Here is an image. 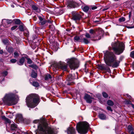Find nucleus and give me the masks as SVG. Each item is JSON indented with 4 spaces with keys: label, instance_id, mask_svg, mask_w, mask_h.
<instances>
[{
    "label": "nucleus",
    "instance_id": "nucleus-1",
    "mask_svg": "<svg viewBox=\"0 0 134 134\" xmlns=\"http://www.w3.org/2000/svg\"><path fill=\"white\" fill-rule=\"evenodd\" d=\"M35 124H38V130L41 134H54L53 129L48 125L46 119L43 118L40 120H36L33 121Z\"/></svg>",
    "mask_w": 134,
    "mask_h": 134
},
{
    "label": "nucleus",
    "instance_id": "nucleus-2",
    "mask_svg": "<svg viewBox=\"0 0 134 134\" xmlns=\"http://www.w3.org/2000/svg\"><path fill=\"white\" fill-rule=\"evenodd\" d=\"M104 60L107 65L114 68L119 66L120 62L117 59V57L113 52L107 51L104 53Z\"/></svg>",
    "mask_w": 134,
    "mask_h": 134
},
{
    "label": "nucleus",
    "instance_id": "nucleus-3",
    "mask_svg": "<svg viewBox=\"0 0 134 134\" xmlns=\"http://www.w3.org/2000/svg\"><path fill=\"white\" fill-rule=\"evenodd\" d=\"M40 98L36 94H32L27 97L26 99V105L29 107L33 108L36 106L39 102Z\"/></svg>",
    "mask_w": 134,
    "mask_h": 134
},
{
    "label": "nucleus",
    "instance_id": "nucleus-4",
    "mask_svg": "<svg viewBox=\"0 0 134 134\" xmlns=\"http://www.w3.org/2000/svg\"><path fill=\"white\" fill-rule=\"evenodd\" d=\"M19 100V97L18 96L12 93L6 94L3 99L4 103L9 105L16 104Z\"/></svg>",
    "mask_w": 134,
    "mask_h": 134
},
{
    "label": "nucleus",
    "instance_id": "nucleus-5",
    "mask_svg": "<svg viewBox=\"0 0 134 134\" xmlns=\"http://www.w3.org/2000/svg\"><path fill=\"white\" fill-rule=\"evenodd\" d=\"M76 127V130L79 133L81 134H85L87 132L89 125L87 122H80L77 124Z\"/></svg>",
    "mask_w": 134,
    "mask_h": 134
},
{
    "label": "nucleus",
    "instance_id": "nucleus-6",
    "mask_svg": "<svg viewBox=\"0 0 134 134\" xmlns=\"http://www.w3.org/2000/svg\"><path fill=\"white\" fill-rule=\"evenodd\" d=\"M111 46L113 51L117 55H120L124 49L125 45L122 42L113 43Z\"/></svg>",
    "mask_w": 134,
    "mask_h": 134
},
{
    "label": "nucleus",
    "instance_id": "nucleus-7",
    "mask_svg": "<svg viewBox=\"0 0 134 134\" xmlns=\"http://www.w3.org/2000/svg\"><path fill=\"white\" fill-rule=\"evenodd\" d=\"M67 63L71 69L75 70L79 66V62L76 59L72 58L68 59L67 60Z\"/></svg>",
    "mask_w": 134,
    "mask_h": 134
},
{
    "label": "nucleus",
    "instance_id": "nucleus-8",
    "mask_svg": "<svg viewBox=\"0 0 134 134\" xmlns=\"http://www.w3.org/2000/svg\"><path fill=\"white\" fill-rule=\"evenodd\" d=\"M81 18V15L78 13L75 12L72 13V19L74 20H79Z\"/></svg>",
    "mask_w": 134,
    "mask_h": 134
},
{
    "label": "nucleus",
    "instance_id": "nucleus-9",
    "mask_svg": "<svg viewBox=\"0 0 134 134\" xmlns=\"http://www.w3.org/2000/svg\"><path fill=\"white\" fill-rule=\"evenodd\" d=\"M38 18L40 21L39 24L40 25H46L47 23H48L49 24L51 23V21L49 20H47L45 19L44 18H42L40 16H38Z\"/></svg>",
    "mask_w": 134,
    "mask_h": 134
},
{
    "label": "nucleus",
    "instance_id": "nucleus-10",
    "mask_svg": "<svg viewBox=\"0 0 134 134\" xmlns=\"http://www.w3.org/2000/svg\"><path fill=\"white\" fill-rule=\"evenodd\" d=\"M59 67L62 70L64 71H66L67 70V65L65 64L64 63L62 62H59Z\"/></svg>",
    "mask_w": 134,
    "mask_h": 134
},
{
    "label": "nucleus",
    "instance_id": "nucleus-11",
    "mask_svg": "<svg viewBox=\"0 0 134 134\" xmlns=\"http://www.w3.org/2000/svg\"><path fill=\"white\" fill-rule=\"evenodd\" d=\"M84 98L86 100V102L88 103H91L92 102V99H93L90 95L87 94H85Z\"/></svg>",
    "mask_w": 134,
    "mask_h": 134
},
{
    "label": "nucleus",
    "instance_id": "nucleus-12",
    "mask_svg": "<svg viewBox=\"0 0 134 134\" xmlns=\"http://www.w3.org/2000/svg\"><path fill=\"white\" fill-rule=\"evenodd\" d=\"M68 134H76L75 129L73 127H69L67 130Z\"/></svg>",
    "mask_w": 134,
    "mask_h": 134
},
{
    "label": "nucleus",
    "instance_id": "nucleus-13",
    "mask_svg": "<svg viewBox=\"0 0 134 134\" xmlns=\"http://www.w3.org/2000/svg\"><path fill=\"white\" fill-rule=\"evenodd\" d=\"M75 79V77L74 75L69 74L68 76L67 80L68 81H71Z\"/></svg>",
    "mask_w": 134,
    "mask_h": 134
},
{
    "label": "nucleus",
    "instance_id": "nucleus-14",
    "mask_svg": "<svg viewBox=\"0 0 134 134\" xmlns=\"http://www.w3.org/2000/svg\"><path fill=\"white\" fill-rule=\"evenodd\" d=\"M25 60V59L24 58L22 57L19 59L18 61L17 62V63L19 65H23Z\"/></svg>",
    "mask_w": 134,
    "mask_h": 134
},
{
    "label": "nucleus",
    "instance_id": "nucleus-15",
    "mask_svg": "<svg viewBox=\"0 0 134 134\" xmlns=\"http://www.w3.org/2000/svg\"><path fill=\"white\" fill-rule=\"evenodd\" d=\"M99 117L100 119L102 120H105L106 118L105 115L102 113L99 114Z\"/></svg>",
    "mask_w": 134,
    "mask_h": 134
},
{
    "label": "nucleus",
    "instance_id": "nucleus-16",
    "mask_svg": "<svg viewBox=\"0 0 134 134\" xmlns=\"http://www.w3.org/2000/svg\"><path fill=\"white\" fill-rule=\"evenodd\" d=\"M68 5L70 7L74 8L75 5V3L73 2H70L68 3Z\"/></svg>",
    "mask_w": 134,
    "mask_h": 134
},
{
    "label": "nucleus",
    "instance_id": "nucleus-17",
    "mask_svg": "<svg viewBox=\"0 0 134 134\" xmlns=\"http://www.w3.org/2000/svg\"><path fill=\"white\" fill-rule=\"evenodd\" d=\"M17 128V125L14 123L12 124L11 126V129L12 130L14 131Z\"/></svg>",
    "mask_w": 134,
    "mask_h": 134
},
{
    "label": "nucleus",
    "instance_id": "nucleus-18",
    "mask_svg": "<svg viewBox=\"0 0 134 134\" xmlns=\"http://www.w3.org/2000/svg\"><path fill=\"white\" fill-rule=\"evenodd\" d=\"M32 8L34 10L37 12H39L40 11V10L38 7L35 5H32Z\"/></svg>",
    "mask_w": 134,
    "mask_h": 134
},
{
    "label": "nucleus",
    "instance_id": "nucleus-19",
    "mask_svg": "<svg viewBox=\"0 0 134 134\" xmlns=\"http://www.w3.org/2000/svg\"><path fill=\"white\" fill-rule=\"evenodd\" d=\"M16 118L17 119L20 121H23V118L21 114H18L16 115Z\"/></svg>",
    "mask_w": 134,
    "mask_h": 134
},
{
    "label": "nucleus",
    "instance_id": "nucleus-20",
    "mask_svg": "<svg viewBox=\"0 0 134 134\" xmlns=\"http://www.w3.org/2000/svg\"><path fill=\"white\" fill-rule=\"evenodd\" d=\"M3 119H4L5 121L7 123L10 124V123L11 121L8 118L6 117L5 116H3L2 117Z\"/></svg>",
    "mask_w": 134,
    "mask_h": 134
},
{
    "label": "nucleus",
    "instance_id": "nucleus-21",
    "mask_svg": "<svg viewBox=\"0 0 134 134\" xmlns=\"http://www.w3.org/2000/svg\"><path fill=\"white\" fill-rule=\"evenodd\" d=\"M31 76L32 77L35 78L37 77V74L36 72L33 71L31 72Z\"/></svg>",
    "mask_w": 134,
    "mask_h": 134
},
{
    "label": "nucleus",
    "instance_id": "nucleus-22",
    "mask_svg": "<svg viewBox=\"0 0 134 134\" xmlns=\"http://www.w3.org/2000/svg\"><path fill=\"white\" fill-rule=\"evenodd\" d=\"M15 22V24L17 25H19L20 24L21 21L20 20L18 19H14L13 20Z\"/></svg>",
    "mask_w": 134,
    "mask_h": 134
},
{
    "label": "nucleus",
    "instance_id": "nucleus-23",
    "mask_svg": "<svg viewBox=\"0 0 134 134\" xmlns=\"http://www.w3.org/2000/svg\"><path fill=\"white\" fill-rule=\"evenodd\" d=\"M107 104L110 106H112L114 105V103L111 100H108L107 102Z\"/></svg>",
    "mask_w": 134,
    "mask_h": 134
},
{
    "label": "nucleus",
    "instance_id": "nucleus-24",
    "mask_svg": "<svg viewBox=\"0 0 134 134\" xmlns=\"http://www.w3.org/2000/svg\"><path fill=\"white\" fill-rule=\"evenodd\" d=\"M3 21H4V22L5 23L7 22L8 26H9V24H10L12 21L11 20H8L5 19H4Z\"/></svg>",
    "mask_w": 134,
    "mask_h": 134
},
{
    "label": "nucleus",
    "instance_id": "nucleus-25",
    "mask_svg": "<svg viewBox=\"0 0 134 134\" xmlns=\"http://www.w3.org/2000/svg\"><path fill=\"white\" fill-rule=\"evenodd\" d=\"M3 21L4 19L2 20V23L3 24V25L5 27H9V26H8V25H7V22L5 23L4 22V21Z\"/></svg>",
    "mask_w": 134,
    "mask_h": 134
},
{
    "label": "nucleus",
    "instance_id": "nucleus-26",
    "mask_svg": "<svg viewBox=\"0 0 134 134\" xmlns=\"http://www.w3.org/2000/svg\"><path fill=\"white\" fill-rule=\"evenodd\" d=\"M6 48L8 52L9 53L12 52L13 51V48L12 47H9L8 48V47H6Z\"/></svg>",
    "mask_w": 134,
    "mask_h": 134
},
{
    "label": "nucleus",
    "instance_id": "nucleus-27",
    "mask_svg": "<svg viewBox=\"0 0 134 134\" xmlns=\"http://www.w3.org/2000/svg\"><path fill=\"white\" fill-rule=\"evenodd\" d=\"M32 85L33 86L36 87H38L39 85L38 83L35 81L33 82L32 83Z\"/></svg>",
    "mask_w": 134,
    "mask_h": 134
},
{
    "label": "nucleus",
    "instance_id": "nucleus-28",
    "mask_svg": "<svg viewBox=\"0 0 134 134\" xmlns=\"http://www.w3.org/2000/svg\"><path fill=\"white\" fill-rule=\"evenodd\" d=\"M83 10L85 12L88 11L89 9V8L87 6H85L83 8Z\"/></svg>",
    "mask_w": 134,
    "mask_h": 134
},
{
    "label": "nucleus",
    "instance_id": "nucleus-29",
    "mask_svg": "<svg viewBox=\"0 0 134 134\" xmlns=\"http://www.w3.org/2000/svg\"><path fill=\"white\" fill-rule=\"evenodd\" d=\"M102 94L103 97L105 98H107L108 97V94L105 92H103L102 93Z\"/></svg>",
    "mask_w": 134,
    "mask_h": 134
},
{
    "label": "nucleus",
    "instance_id": "nucleus-30",
    "mask_svg": "<svg viewBox=\"0 0 134 134\" xmlns=\"http://www.w3.org/2000/svg\"><path fill=\"white\" fill-rule=\"evenodd\" d=\"M52 78L51 76L49 74L47 75H46L45 77V79L47 80L49 79H51Z\"/></svg>",
    "mask_w": 134,
    "mask_h": 134
},
{
    "label": "nucleus",
    "instance_id": "nucleus-31",
    "mask_svg": "<svg viewBox=\"0 0 134 134\" xmlns=\"http://www.w3.org/2000/svg\"><path fill=\"white\" fill-rule=\"evenodd\" d=\"M128 129L129 132L133 130V128L130 125H129L128 126Z\"/></svg>",
    "mask_w": 134,
    "mask_h": 134
},
{
    "label": "nucleus",
    "instance_id": "nucleus-32",
    "mask_svg": "<svg viewBox=\"0 0 134 134\" xmlns=\"http://www.w3.org/2000/svg\"><path fill=\"white\" fill-rule=\"evenodd\" d=\"M83 42L86 44H87L89 43V41H88L87 39L83 38Z\"/></svg>",
    "mask_w": 134,
    "mask_h": 134
},
{
    "label": "nucleus",
    "instance_id": "nucleus-33",
    "mask_svg": "<svg viewBox=\"0 0 134 134\" xmlns=\"http://www.w3.org/2000/svg\"><path fill=\"white\" fill-rule=\"evenodd\" d=\"M74 41L75 42L78 41L80 39L79 36H76L74 38Z\"/></svg>",
    "mask_w": 134,
    "mask_h": 134
},
{
    "label": "nucleus",
    "instance_id": "nucleus-34",
    "mask_svg": "<svg viewBox=\"0 0 134 134\" xmlns=\"http://www.w3.org/2000/svg\"><path fill=\"white\" fill-rule=\"evenodd\" d=\"M20 30L21 31H24V27L23 25H20L19 27Z\"/></svg>",
    "mask_w": 134,
    "mask_h": 134
},
{
    "label": "nucleus",
    "instance_id": "nucleus-35",
    "mask_svg": "<svg viewBox=\"0 0 134 134\" xmlns=\"http://www.w3.org/2000/svg\"><path fill=\"white\" fill-rule=\"evenodd\" d=\"M119 20L120 22H124L125 21V19L124 17H121L119 19Z\"/></svg>",
    "mask_w": 134,
    "mask_h": 134
},
{
    "label": "nucleus",
    "instance_id": "nucleus-36",
    "mask_svg": "<svg viewBox=\"0 0 134 134\" xmlns=\"http://www.w3.org/2000/svg\"><path fill=\"white\" fill-rule=\"evenodd\" d=\"M14 57L15 58H17L19 56V54L16 52H14Z\"/></svg>",
    "mask_w": 134,
    "mask_h": 134
},
{
    "label": "nucleus",
    "instance_id": "nucleus-37",
    "mask_svg": "<svg viewBox=\"0 0 134 134\" xmlns=\"http://www.w3.org/2000/svg\"><path fill=\"white\" fill-rule=\"evenodd\" d=\"M8 72L7 71H5L2 72V75L4 76H7L8 74Z\"/></svg>",
    "mask_w": 134,
    "mask_h": 134
},
{
    "label": "nucleus",
    "instance_id": "nucleus-38",
    "mask_svg": "<svg viewBox=\"0 0 134 134\" xmlns=\"http://www.w3.org/2000/svg\"><path fill=\"white\" fill-rule=\"evenodd\" d=\"M86 37L87 38H91V36L90 34L88 33H86L85 35Z\"/></svg>",
    "mask_w": 134,
    "mask_h": 134
},
{
    "label": "nucleus",
    "instance_id": "nucleus-39",
    "mask_svg": "<svg viewBox=\"0 0 134 134\" xmlns=\"http://www.w3.org/2000/svg\"><path fill=\"white\" fill-rule=\"evenodd\" d=\"M89 33L91 34H94L95 33V32L94 30L92 29H90L89 31Z\"/></svg>",
    "mask_w": 134,
    "mask_h": 134
},
{
    "label": "nucleus",
    "instance_id": "nucleus-40",
    "mask_svg": "<svg viewBox=\"0 0 134 134\" xmlns=\"http://www.w3.org/2000/svg\"><path fill=\"white\" fill-rule=\"evenodd\" d=\"M4 44L6 45L8 43V40L7 39H4L2 40Z\"/></svg>",
    "mask_w": 134,
    "mask_h": 134
},
{
    "label": "nucleus",
    "instance_id": "nucleus-41",
    "mask_svg": "<svg viewBox=\"0 0 134 134\" xmlns=\"http://www.w3.org/2000/svg\"><path fill=\"white\" fill-rule=\"evenodd\" d=\"M10 62L12 63H14L16 62V60L15 59H12L10 60Z\"/></svg>",
    "mask_w": 134,
    "mask_h": 134
},
{
    "label": "nucleus",
    "instance_id": "nucleus-42",
    "mask_svg": "<svg viewBox=\"0 0 134 134\" xmlns=\"http://www.w3.org/2000/svg\"><path fill=\"white\" fill-rule=\"evenodd\" d=\"M130 55L131 57L134 58V51H132L131 52Z\"/></svg>",
    "mask_w": 134,
    "mask_h": 134
},
{
    "label": "nucleus",
    "instance_id": "nucleus-43",
    "mask_svg": "<svg viewBox=\"0 0 134 134\" xmlns=\"http://www.w3.org/2000/svg\"><path fill=\"white\" fill-rule=\"evenodd\" d=\"M18 27V26L16 25L12 27L11 28V30H14L15 29Z\"/></svg>",
    "mask_w": 134,
    "mask_h": 134
},
{
    "label": "nucleus",
    "instance_id": "nucleus-44",
    "mask_svg": "<svg viewBox=\"0 0 134 134\" xmlns=\"http://www.w3.org/2000/svg\"><path fill=\"white\" fill-rule=\"evenodd\" d=\"M27 63L29 64H31L32 63V60L30 58L27 59Z\"/></svg>",
    "mask_w": 134,
    "mask_h": 134
},
{
    "label": "nucleus",
    "instance_id": "nucleus-45",
    "mask_svg": "<svg viewBox=\"0 0 134 134\" xmlns=\"http://www.w3.org/2000/svg\"><path fill=\"white\" fill-rule=\"evenodd\" d=\"M107 109L108 110H110L111 111H113V110H112V109L110 107L108 106L107 107Z\"/></svg>",
    "mask_w": 134,
    "mask_h": 134
},
{
    "label": "nucleus",
    "instance_id": "nucleus-46",
    "mask_svg": "<svg viewBox=\"0 0 134 134\" xmlns=\"http://www.w3.org/2000/svg\"><path fill=\"white\" fill-rule=\"evenodd\" d=\"M131 102L129 100H127L126 102V103L127 104H131V105L132 104H131Z\"/></svg>",
    "mask_w": 134,
    "mask_h": 134
},
{
    "label": "nucleus",
    "instance_id": "nucleus-47",
    "mask_svg": "<svg viewBox=\"0 0 134 134\" xmlns=\"http://www.w3.org/2000/svg\"><path fill=\"white\" fill-rule=\"evenodd\" d=\"M49 27L50 29H51L52 30H53L54 28V26L53 25H49Z\"/></svg>",
    "mask_w": 134,
    "mask_h": 134
},
{
    "label": "nucleus",
    "instance_id": "nucleus-48",
    "mask_svg": "<svg viewBox=\"0 0 134 134\" xmlns=\"http://www.w3.org/2000/svg\"><path fill=\"white\" fill-rule=\"evenodd\" d=\"M97 8V7L96 6H93L92 7V9L93 10Z\"/></svg>",
    "mask_w": 134,
    "mask_h": 134
},
{
    "label": "nucleus",
    "instance_id": "nucleus-49",
    "mask_svg": "<svg viewBox=\"0 0 134 134\" xmlns=\"http://www.w3.org/2000/svg\"><path fill=\"white\" fill-rule=\"evenodd\" d=\"M72 82H71L70 83L69 82L67 83L68 85H72Z\"/></svg>",
    "mask_w": 134,
    "mask_h": 134
},
{
    "label": "nucleus",
    "instance_id": "nucleus-50",
    "mask_svg": "<svg viewBox=\"0 0 134 134\" xmlns=\"http://www.w3.org/2000/svg\"><path fill=\"white\" fill-rule=\"evenodd\" d=\"M126 95H127V96L128 97L129 99H130L131 98V96H129V95H128V94H126Z\"/></svg>",
    "mask_w": 134,
    "mask_h": 134
},
{
    "label": "nucleus",
    "instance_id": "nucleus-51",
    "mask_svg": "<svg viewBox=\"0 0 134 134\" xmlns=\"http://www.w3.org/2000/svg\"><path fill=\"white\" fill-rule=\"evenodd\" d=\"M130 132L131 133V134H134V132L133 131H131Z\"/></svg>",
    "mask_w": 134,
    "mask_h": 134
},
{
    "label": "nucleus",
    "instance_id": "nucleus-52",
    "mask_svg": "<svg viewBox=\"0 0 134 134\" xmlns=\"http://www.w3.org/2000/svg\"><path fill=\"white\" fill-rule=\"evenodd\" d=\"M55 64V65H56V67H58V64L57 63H55V64H54V65Z\"/></svg>",
    "mask_w": 134,
    "mask_h": 134
},
{
    "label": "nucleus",
    "instance_id": "nucleus-53",
    "mask_svg": "<svg viewBox=\"0 0 134 134\" xmlns=\"http://www.w3.org/2000/svg\"><path fill=\"white\" fill-rule=\"evenodd\" d=\"M131 13H132L131 12H129V17H130Z\"/></svg>",
    "mask_w": 134,
    "mask_h": 134
},
{
    "label": "nucleus",
    "instance_id": "nucleus-54",
    "mask_svg": "<svg viewBox=\"0 0 134 134\" xmlns=\"http://www.w3.org/2000/svg\"><path fill=\"white\" fill-rule=\"evenodd\" d=\"M29 66L30 67H31V68H34V66L33 65H30Z\"/></svg>",
    "mask_w": 134,
    "mask_h": 134
},
{
    "label": "nucleus",
    "instance_id": "nucleus-55",
    "mask_svg": "<svg viewBox=\"0 0 134 134\" xmlns=\"http://www.w3.org/2000/svg\"><path fill=\"white\" fill-rule=\"evenodd\" d=\"M131 105H132V108L134 109V105H133V104H131Z\"/></svg>",
    "mask_w": 134,
    "mask_h": 134
},
{
    "label": "nucleus",
    "instance_id": "nucleus-56",
    "mask_svg": "<svg viewBox=\"0 0 134 134\" xmlns=\"http://www.w3.org/2000/svg\"><path fill=\"white\" fill-rule=\"evenodd\" d=\"M132 66L133 68V69L134 70V62L133 63V65H132Z\"/></svg>",
    "mask_w": 134,
    "mask_h": 134
},
{
    "label": "nucleus",
    "instance_id": "nucleus-57",
    "mask_svg": "<svg viewBox=\"0 0 134 134\" xmlns=\"http://www.w3.org/2000/svg\"><path fill=\"white\" fill-rule=\"evenodd\" d=\"M25 134H32V133H29L27 132L25 133Z\"/></svg>",
    "mask_w": 134,
    "mask_h": 134
},
{
    "label": "nucleus",
    "instance_id": "nucleus-58",
    "mask_svg": "<svg viewBox=\"0 0 134 134\" xmlns=\"http://www.w3.org/2000/svg\"><path fill=\"white\" fill-rule=\"evenodd\" d=\"M0 53H1V54H2L3 53V51H1L0 52Z\"/></svg>",
    "mask_w": 134,
    "mask_h": 134
},
{
    "label": "nucleus",
    "instance_id": "nucleus-59",
    "mask_svg": "<svg viewBox=\"0 0 134 134\" xmlns=\"http://www.w3.org/2000/svg\"><path fill=\"white\" fill-rule=\"evenodd\" d=\"M108 69L110 71V69L109 68H108Z\"/></svg>",
    "mask_w": 134,
    "mask_h": 134
},
{
    "label": "nucleus",
    "instance_id": "nucleus-60",
    "mask_svg": "<svg viewBox=\"0 0 134 134\" xmlns=\"http://www.w3.org/2000/svg\"><path fill=\"white\" fill-rule=\"evenodd\" d=\"M107 9H103V10H107Z\"/></svg>",
    "mask_w": 134,
    "mask_h": 134
},
{
    "label": "nucleus",
    "instance_id": "nucleus-61",
    "mask_svg": "<svg viewBox=\"0 0 134 134\" xmlns=\"http://www.w3.org/2000/svg\"><path fill=\"white\" fill-rule=\"evenodd\" d=\"M133 28V27H130V28Z\"/></svg>",
    "mask_w": 134,
    "mask_h": 134
}]
</instances>
